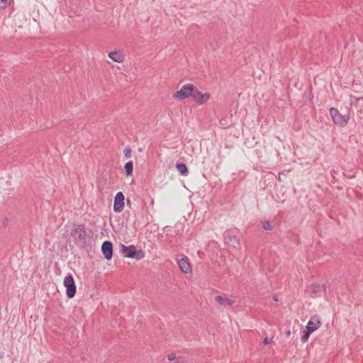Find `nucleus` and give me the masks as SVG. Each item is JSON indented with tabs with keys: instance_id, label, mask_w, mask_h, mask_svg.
Instances as JSON below:
<instances>
[{
	"instance_id": "obj_1",
	"label": "nucleus",
	"mask_w": 363,
	"mask_h": 363,
	"mask_svg": "<svg viewBox=\"0 0 363 363\" xmlns=\"http://www.w3.org/2000/svg\"><path fill=\"white\" fill-rule=\"evenodd\" d=\"M70 235L81 247L85 248L89 245L88 235L84 225H77L73 230H72Z\"/></svg>"
},
{
	"instance_id": "obj_2",
	"label": "nucleus",
	"mask_w": 363,
	"mask_h": 363,
	"mask_svg": "<svg viewBox=\"0 0 363 363\" xmlns=\"http://www.w3.org/2000/svg\"><path fill=\"white\" fill-rule=\"evenodd\" d=\"M121 252L125 257L128 258H133L137 260H140L144 257V255L142 250H138L137 247L133 245L129 246L121 245Z\"/></svg>"
},
{
	"instance_id": "obj_3",
	"label": "nucleus",
	"mask_w": 363,
	"mask_h": 363,
	"mask_svg": "<svg viewBox=\"0 0 363 363\" xmlns=\"http://www.w3.org/2000/svg\"><path fill=\"white\" fill-rule=\"evenodd\" d=\"M330 114L332 117L334 123L340 127H345L348 123L350 118V116L349 114L342 115L335 108H331L330 109Z\"/></svg>"
},
{
	"instance_id": "obj_4",
	"label": "nucleus",
	"mask_w": 363,
	"mask_h": 363,
	"mask_svg": "<svg viewBox=\"0 0 363 363\" xmlns=\"http://www.w3.org/2000/svg\"><path fill=\"white\" fill-rule=\"evenodd\" d=\"M64 286L66 288V295L68 298H73L77 291V286L73 277L71 274L66 276L64 279Z\"/></svg>"
},
{
	"instance_id": "obj_5",
	"label": "nucleus",
	"mask_w": 363,
	"mask_h": 363,
	"mask_svg": "<svg viewBox=\"0 0 363 363\" xmlns=\"http://www.w3.org/2000/svg\"><path fill=\"white\" fill-rule=\"evenodd\" d=\"M192 91H194V85L191 84H187L184 85L180 90L177 91L174 93L173 97L178 100H183L192 94Z\"/></svg>"
},
{
	"instance_id": "obj_6",
	"label": "nucleus",
	"mask_w": 363,
	"mask_h": 363,
	"mask_svg": "<svg viewBox=\"0 0 363 363\" xmlns=\"http://www.w3.org/2000/svg\"><path fill=\"white\" fill-rule=\"evenodd\" d=\"M191 96L194 99V101L199 104H203L206 103L210 98V95L208 93H201L198 90V89L194 85V91H192V94Z\"/></svg>"
},
{
	"instance_id": "obj_7",
	"label": "nucleus",
	"mask_w": 363,
	"mask_h": 363,
	"mask_svg": "<svg viewBox=\"0 0 363 363\" xmlns=\"http://www.w3.org/2000/svg\"><path fill=\"white\" fill-rule=\"evenodd\" d=\"M125 197L121 191H118L114 198L113 211L116 213H121L124 208Z\"/></svg>"
},
{
	"instance_id": "obj_8",
	"label": "nucleus",
	"mask_w": 363,
	"mask_h": 363,
	"mask_svg": "<svg viewBox=\"0 0 363 363\" xmlns=\"http://www.w3.org/2000/svg\"><path fill=\"white\" fill-rule=\"evenodd\" d=\"M101 252L106 260L111 259L113 257V244L111 241L106 240L102 243Z\"/></svg>"
},
{
	"instance_id": "obj_9",
	"label": "nucleus",
	"mask_w": 363,
	"mask_h": 363,
	"mask_svg": "<svg viewBox=\"0 0 363 363\" xmlns=\"http://www.w3.org/2000/svg\"><path fill=\"white\" fill-rule=\"evenodd\" d=\"M178 265L179 267V269L184 274H191V268L190 266L189 262H188V259L186 258H181L178 260Z\"/></svg>"
},
{
	"instance_id": "obj_10",
	"label": "nucleus",
	"mask_w": 363,
	"mask_h": 363,
	"mask_svg": "<svg viewBox=\"0 0 363 363\" xmlns=\"http://www.w3.org/2000/svg\"><path fill=\"white\" fill-rule=\"evenodd\" d=\"M320 325V318L318 315H314L311 318L307 323L306 328L311 332L315 331Z\"/></svg>"
},
{
	"instance_id": "obj_11",
	"label": "nucleus",
	"mask_w": 363,
	"mask_h": 363,
	"mask_svg": "<svg viewBox=\"0 0 363 363\" xmlns=\"http://www.w3.org/2000/svg\"><path fill=\"white\" fill-rule=\"evenodd\" d=\"M312 295L311 296L312 298H316L320 296L321 293L325 291L324 285H320L318 283H313L311 286Z\"/></svg>"
},
{
	"instance_id": "obj_12",
	"label": "nucleus",
	"mask_w": 363,
	"mask_h": 363,
	"mask_svg": "<svg viewBox=\"0 0 363 363\" xmlns=\"http://www.w3.org/2000/svg\"><path fill=\"white\" fill-rule=\"evenodd\" d=\"M108 57L114 62L121 63L125 60L124 55L120 51H112L108 53Z\"/></svg>"
},
{
	"instance_id": "obj_13",
	"label": "nucleus",
	"mask_w": 363,
	"mask_h": 363,
	"mask_svg": "<svg viewBox=\"0 0 363 363\" xmlns=\"http://www.w3.org/2000/svg\"><path fill=\"white\" fill-rule=\"evenodd\" d=\"M215 301L219 305H225V306H233L235 303L234 301H233L232 299L226 298V297H223L220 295L216 296L215 297Z\"/></svg>"
},
{
	"instance_id": "obj_14",
	"label": "nucleus",
	"mask_w": 363,
	"mask_h": 363,
	"mask_svg": "<svg viewBox=\"0 0 363 363\" xmlns=\"http://www.w3.org/2000/svg\"><path fill=\"white\" fill-rule=\"evenodd\" d=\"M225 240L226 244L229 246H232L235 248L239 245V240L236 236H225Z\"/></svg>"
},
{
	"instance_id": "obj_15",
	"label": "nucleus",
	"mask_w": 363,
	"mask_h": 363,
	"mask_svg": "<svg viewBox=\"0 0 363 363\" xmlns=\"http://www.w3.org/2000/svg\"><path fill=\"white\" fill-rule=\"evenodd\" d=\"M176 168L182 175H186L188 174V168L184 163H177Z\"/></svg>"
},
{
	"instance_id": "obj_16",
	"label": "nucleus",
	"mask_w": 363,
	"mask_h": 363,
	"mask_svg": "<svg viewBox=\"0 0 363 363\" xmlns=\"http://www.w3.org/2000/svg\"><path fill=\"white\" fill-rule=\"evenodd\" d=\"M124 169L127 176H130L133 171V163L132 161H129L125 164Z\"/></svg>"
},
{
	"instance_id": "obj_17",
	"label": "nucleus",
	"mask_w": 363,
	"mask_h": 363,
	"mask_svg": "<svg viewBox=\"0 0 363 363\" xmlns=\"http://www.w3.org/2000/svg\"><path fill=\"white\" fill-rule=\"evenodd\" d=\"M262 228L265 230H269V231H272L273 230V225H272V223L269 221V220H267V221H264L263 223H262Z\"/></svg>"
},
{
	"instance_id": "obj_18",
	"label": "nucleus",
	"mask_w": 363,
	"mask_h": 363,
	"mask_svg": "<svg viewBox=\"0 0 363 363\" xmlns=\"http://www.w3.org/2000/svg\"><path fill=\"white\" fill-rule=\"evenodd\" d=\"M312 333L308 329L306 328V330L304 332V334L301 336V340L302 342H305L309 338L310 335Z\"/></svg>"
},
{
	"instance_id": "obj_19",
	"label": "nucleus",
	"mask_w": 363,
	"mask_h": 363,
	"mask_svg": "<svg viewBox=\"0 0 363 363\" xmlns=\"http://www.w3.org/2000/svg\"><path fill=\"white\" fill-rule=\"evenodd\" d=\"M11 4H13V0H1V9L11 6Z\"/></svg>"
},
{
	"instance_id": "obj_20",
	"label": "nucleus",
	"mask_w": 363,
	"mask_h": 363,
	"mask_svg": "<svg viewBox=\"0 0 363 363\" xmlns=\"http://www.w3.org/2000/svg\"><path fill=\"white\" fill-rule=\"evenodd\" d=\"M131 152H132V150L130 147H126L123 150L124 155L127 158H129L131 157Z\"/></svg>"
},
{
	"instance_id": "obj_21",
	"label": "nucleus",
	"mask_w": 363,
	"mask_h": 363,
	"mask_svg": "<svg viewBox=\"0 0 363 363\" xmlns=\"http://www.w3.org/2000/svg\"><path fill=\"white\" fill-rule=\"evenodd\" d=\"M167 359L169 361H173L176 359V354L174 353H170L169 354H168Z\"/></svg>"
},
{
	"instance_id": "obj_22",
	"label": "nucleus",
	"mask_w": 363,
	"mask_h": 363,
	"mask_svg": "<svg viewBox=\"0 0 363 363\" xmlns=\"http://www.w3.org/2000/svg\"><path fill=\"white\" fill-rule=\"evenodd\" d=\"M9 219L7 218H5L3 220V222L1 223V227H4V228L6 227L9 224Z\"/></svg>"
},
{
	"instance_id": "obj_23",
	"label": "nucleus",
	"mask_w": 363,
	"mask_h": 363,
	"mask_svg": "<svg viewBox=\"0 0 363 363\" xmlns=\"http://www.w3.org/2000/svg\"><path fill=\"white\" fill-rule=\"evenodd\" d=\"M272 340V338L265 337L263 340V343L264 345H267V344L271 343Z\"/></svg>"
},
{
	"instance_id": "obj_24",
	"label": "nucleus",
	"mask_w": 363,
	"mask_h": 363,
	"mask_svg": "<svg viewBox=\"0 0 363 363\" xmlns=\"http://www.w3.org/2000/svg\"><path fill=\"white\" fill-rule=\"evenodd\" d=\"M272 299L274 301H278V296L277 295L273 296Z\"/></svg>"
},
{
	"instance_id": "obj_25",
	"label": "nucleus",
	"mask_w": 363,
	"mask_h": 363,
	"mask_svg": "<svg viewBox=\"0 0 363 363\" xmlns=\"http://www.w3.org/2000/svg\"><path fill=\"white\" fill-rule=\"evenodd\" d=\"M356 100L357 101H360V100L363 101V98H357Z\"/></svg>"
},
{
	"instance_id": "obj_26",
	"label": "nucleus",
	"mask_w": 363,
	"mask_h": 363,
	"mask_svg": "<svg viewBox=\"0 0 363 363\" xmlns=\"http://www.w3.org/2000/svg\"><path fill=\"white\" fill-rule=\"evenodd\" d=\"M127 204H128V205H130V200H129V199H128V200H127Z\"/></svg>"
},
{
	"instance_id": "obj_27",
	"label": "nucleus",
	"mask_w": 363,
	"mask_h": 363,
	"mask_svg": "<svg viewBox=\"0 0 363 363\" xmlns=\"http://www.w3.org/2000/svg\"><path fill=\"white\" fill-rule=\"evenodd\" d=\"M290 333H290V331H288V332H287V335H288V336H289V335H290Z\"/></svg>"
}]
</instances>
